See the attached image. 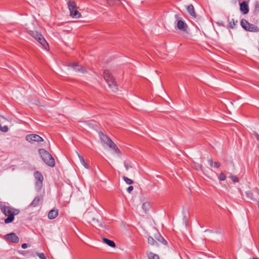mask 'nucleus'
Here are the masks:
<instances>
[{"label":"nucleus","instance_id":"obj_1","mask_svg":"<svg viewBox=\"0 0 259 259\" xmlns=\"http://www.w3.org/2000/svg\"><path fill=\"white\" fill-rule=\"evenodd\" d=\"M0 208L2 212L6 215L7 218L5 220L6 224L11 223L14 219V216L17 215L19 213L18 209L13 208L9 206H1Z\"/></svg>","mask_w":259,"mask_h":259},{"label":"nucleus","instance_id":"obj_2","mask_svg":"<svg viewBox=\"0 0 259 259\" xmlns=\"http://www.w3.org/2000/svg\"><path fill=\"white\" fill-rule=\"evenodd\" d=\"M99 135L103 145H106L110 148L112 149L115 153H120V150L116 145L107 136L102 133H100Z\"/></svg>","mask_w":259,"mask_h":259},{"label":"nucleus","instance_id":"obj_3","mask_svg":"<svg viewBox=\"0 0 259 259\" xmlns=\"http://www.w3.org/2000/svg\"><path fill=\"white\" fill-rule=\"evenodd\" d=\"M39 153L44 162L51 167H54L55 165V162L52 156L44 149H41L39 150Z\"/></svg>","mask_w":259,"mask_h":259},{"label":"nucleus","instance_id":"obj_4","mask_svg":"<svg viewBox=\"0 0 259 259\" xmlns=\"http://www.w3.org/2000/svg\"><path fill=\"white\" fill-rule=\"evenodd\" d=\"M104 78L108 84L109 87L114 92L118 90L115 79L109 70H105L103 73Z\"/></svg>","mask_w":259,"mask_h":259},{"label":"nucleus","instance_id":"obj_5","mask_svg":"<svg viewBox=\"0 0 259 259\" xmlns=\"http://www.w3.org/2000/svg\"><path fill=\"white\" fill-rule=\"evenodd\" d=\"M29 34L35 38L46 50H47L48 45L43 36L37 31H29Z\"/></svg>","mask_w":259,"mask_h":259},{"label":"nucleus","instance_id":"obj_6","mask_svg":"<svg viewBox=\"0 0 259 259\" xmlns=\"http://www.w3.org/2000/svg\"><path fill=\"white\" fill-rule=\"evenodd\" d=\"M241 26L246 31L253 32H257L259 29L256 25L249 23L245 19H242L241 21Z\"/></svg>","mask_w":259,"mask_h":259},{"label":"nucleus","instance_id":"obj_7","mask_svg":"<svg viewBox=\"0 0 259 259\" xmlns=\"http://www.w3.org/2000/svg\"><path fill=\"white\" fill-rule=\"evenodd\" d=\"M175 18L177 22L176 28L181 31H186L187 29L188 25L184 21L182 20L180 15L176 14Z\"/></svg>","mask_w":259,"mask_h":259},{"label":"nucleus","instance_id":"obj_8","mask_svg":"<svg viewBox=\"0 0 259 259\" xmlns=\"http://www.w3.org/2000/svg\"><path fill=\"white\" fill-rule=\"evenodd\" d=\"M34 177L35 180L36 187L38 189H40L42 185L44 177L42 174L38 171H36L34 172Z\"/></svg>","mask_w":259,"mask_h":259},{"label":"nucleus","instance_id":"obj_9","mask_svg":"<svg viewBox=\"0 0 259 259\" xmlns=\"http://www.w3.org/2000/svg\"><path fill=\"white\" fill-rule=\"evenodd\" d=\"M26 140L30 143L34 142H39L43 141V139L38 135L30 134L26 136Z\"/></svg>","mask_w":259,"mask_h":259},{"label":"nucleus","instance_id":"obj_10","mask_svg":"<svg viewBox=\"0 0 259 259\" xmlns=\"http://www.w3.org/2000/svg\"><path fill=\"white\" fill-rule=\"evenodd\" d=\"M5 238L13 243H18L19 240L18 237L14 233L6 235Z\"/></svg>","mask_w":259,"mask_h":259},{"label":"nucleus","instance_id":"obj_11","mask_svg":"<svg viewBox=\"0 0 259 259\" xmlns=\"http://www.w3.org/2000/svg\"><path fill=\"white\" fill-rule=\"evenodd\" d=\"M240 11L243 14H246L249 12V7L248 3L246 2H243L240 4Z\"/></svg>","mask_w":259,"mask_h":259},{"label":"nucleus","instance_id":"obj_12","mask_svg":"<svg viewBox=\"0 0 259 259\" xmlns=\"http://www.w3.org/2000/svg\"><path fill=\"white\" fill-rule=\"evenodd\" d=\"M42 199V196L41 195L35 197L32 202L30 203V206L33 207L37 206Z\"/></svg>","mask_w":259,"mask_h":259},{"label":"nucleus","instance_id":"obj_13","mask_svg":"<svg viewBox=\"0 0 259 259\" xmlns=\"http://www.w3.org/2000/svg\"><path fill=\"white\" fill-rule=\"evenodd\" d=\"M58 215V210L56 209H52L50 210L48 213V218L50 220H53L56 218Z\"/></svg>","mask_w":259,"mask_h":259},{"label":"nucleus","instance_id":"obj_14","mask_svg":"<svg viewBox=\"0 0 259 259\" xmlns=\"http://www.w3.org/2000/svg\"><path fill=\"white\" fill-rule=\"evenodd\" d=\"M67 4L69 10L70 11V14H71V12H72L74 9L77 8V7L76 4L74 1H69L67 3Z\"/></svg>","mask_w":259,"mask_h":259},{"label":"nucleus","instance_id":"obj_15","mask_svg":"<svg viewBox=\"0 0 259 259\" xmlns=\"http://www.w3.org/2000/svg\"><path fill=\"white\" fill-rule=\"evenodd\" d=\"M187 11L191 16L195 18L196 17V14L195 13L194 7L192 5H190L187 7Z\"/></svg>","mask_w":259,"mask_h":259},{"label":"nucleus","instance_id":"obj_16","mask_svg":"<svg viewBox=\"0 0 259 259\" xmlns=\"http://www.w3.org/2000/svg\"><path fill=\"white\" fill-rule=\"evenodd\" d=\"M70 16L73 18H79L81 17V13L77 10V8L71 12Z\"/></svg>","mask_w":259,"mask_h":259},{"label":"nucleus","instance_id":"obj_17","mask_svg":"<svg viewBox=\"0 0 259 259\" xmlns=\"http://www.w3.org/2000/svg\"><path fill=\"white\" fill-rule=\"evenodd\" d=\"M208 163L210 166L214 168H219L221 165V164L219 162H214L212 159H209L208 160Z\"/></svg>","mask_w":259,"mask_h":259},{"label":"nucleus","instance_id":"obj_18","mask_svg":"<svg viewBox=\"0 0 259 259\" xmlns=\"http://www.w3.org/2000/svg\"><path fill=\"white\" fill-rule=\"evenodd\" d=\"M103 240L104 243H105L110 247H115L116 246L115 243L111 240L104 238L103 239Z\"/></svg>","mask_w":259,"mask_h":259},{"label":"nucleus","instance_id":"obj_19","mask_svg":"<svg viewBox=\"0 0 259 259\" xmlns=\"http://www.w3.org/2000/svg\"><path fill=\"white\" fill-rule=\"evenodd\" d=\"M147 255L149 259H159V256L152 252H147Z\"/></svg>","mask_w":259,"mask_h":259},{"label":"nucleus","instance_id":"obj_20","mask_svg":"<svg viewBox=\"0 0 259 259\" xmlns=\"http://www.w3.org/2000/svg\"><path fill=\"white\" fill-rule=\"evenodd\" d=\"M157 241L163 244L166 245L167 244L166 241L160 235L158 234L157 236H155Z\"/></svg>","mask_w":259,"mask_h":259},{"label":"nucleus","instance_id":"obj_21","mask_svg":"<svg viewBox=\"0 0 259 259\" xmlns=\"http://www.w3.org/2000/svg\"><path fill=\"white\" fill-rule=\"evenodd\" d=\"M148 242L151 245L158 246V243H157L156 241H155L154 238L151 236L148 237Z\"/></svg>","mask_w":259,"mask_h":259},{"label":"nucleus","instance_id":"obj_22","mask_svg":"<svg viewBox=\"0 0 259 259\" xmlns=\"http://www.w3.org/2000/svg\"><path fill=\"white\" fill-rule=\"evenodd\" d=\"M150 207V203L149 202H145L142 205V209L146 213Z\"/></svg>","mask_w":259,"mask_h":259},{"label":"nucleus","instance_id":"obj_23","mask_svg":"<svg viewBox=\"0 0 259 259\" xmlns=\"http://www.w3.org/2000/svg\"><path fill=\"white\" fill-rule=\"evenodd\" d=\"M71 66L74 69V70H75V71H81L83 72L84 71V70H85V69L84 68H83L82 67L80 69L77 68V63H72L71 65Z\"/></svg>","mask_w":259,"mask_h":259},{"label":"nucleus","instance_id":"obj_24","mask_svg":"<svg viewBox=\"0 0 259 259\" xmlns=\"http://www.w3.org/2000/svg\"><path fill=\"white\" fill-rule=\"evenodd\" d=\"M78 154V157L79 158V160H80V161L81 162V163L85 167V168H88V164L86 163V162H85V160L84 159V158H83V157L81 155H80L78 153L77 154Z\"/></svg>","mask_w":259,"mask_h":259},{"label":"nucleus","instance_id":"obj_25","mask_svg":"<svg viewBox=\"0 0 259 259\" xmlns=\"http://www.w3.org/2000/svg\"><path fill=\"white\" fill-rule=\"evenodd\" d=\"M237 21H235L233 19L229 20V26L230 28L233 29L236 25Z\"/></svg>","mask_w":259,"mask_h":259},{"label":"nucleus","instance_id":"obj_26","mask_svg":"<svg viewBox=\"0 0 259 259\" xmlns=\"http://www.w3.org/2000/svg\"><path fill=\"white\" fill-rule=\"evenodd\" d=\"M123 179L126 182L127 184L131 185L133 184L134 182L130 179L127 178L126 177L123 176Z\"/></svg>","mask_w":259,"mask_h":259},{"label":"nucleus","instance_id":"obj_27","mask_svg":"<svg viewBox=\"0 0 259 259\" xmlns=\"http://www.w3.org/2000/svg\"><path fill=\"white\" fill-rule=\"evenodd\" d=\"M219 179L220 181H225L226 179V175L224 173L221 172L219 175Z\"/></svg>","mask_w":259,"mask_h":259},{"label":"nucleus","instance_id":"obj_28","mask_svg":"<svg viewBox=\"0 0 259 259\" xmlns=\"http://www.w3.org/2000/svg\"><path fill=\"white\" fill-rule=\"evenodd\" d=\"M93 222L95 225L100 227L102 226V224L99 222L98 219H93Z\"/></svg>","mask_w":259,"mask_h":259},{"label":"nucleus","instance_id":"obj_29","mask_svg":"<svg viewBox=\"0 0 259 259\" xmlns=\"http://www.w3.org/2000/svg\"><path fill=\"white\" fill-rule=\"evenodd\" d=\"M230 178L234 182H238L239 181L238 177L235 176L230 175Z\"/></svg>","mask_w":259,"mask_h":259},{"label":"nucleus","instance_id":"obj_30","mask_svg":"<svg viewBox=\"0 0 259 259\" xmlns=\"http://www.w3.org/2000/svg\"><path fill=\"white\" fill-rule=\"evenodd\" d=\"M37 255L40 259H46L44 253H37Z\"/></svg>","mask_w":259,"mask_h":259},{"label":"nucleus","instance_id":"obj_31","mask_svg":"<svg viewBox=\"0 0 259 259\" xmlns=\"http://www.w3.org/2000/svg\"><path fill=\"white\" fill-rule=\"evenodd\" d=\"M124 165L126 170H128L131 167L130 164L126 161L124 162Z\"/></svg>","mask_w":259,"mask_h":259},{"label":"nucleus","instance_id":"obj_32","mask_svg":"<svg viewBox=\"0 0 259 259\" xmlns=\"http://www.w3.org/2000/svg\"><path fill=\"white\" fill-rule=\"evenodd\" d=\"M133 189L134 187L131 186L127 188V191L130 193L133 190Z\"/></svg>","mask_w":259,"mask_h":259},{"label":"nucleus","instance_id":"obj_33","mask_svg":"<svg viewBox=\"0 0 259 259\" xmlns=\"http://www.w3.org/2000/svg\"><path fill=\"white\" fill-rule=\"evenodd\" d=\"M253 136L258 141H259V135L257 133H254L253 134Z\"/></svg>","mask_w":259,"mask_h":259},{"label":"nucleus","instance_id":"obj_34","mask_svg":"<svg viewBox=\"0 0 259 259\" xmlns=\"http://www.w3.org/2000/svg\"><path fill=\"white\" fill-rule=\"evenodd\" d=\"M27 246H28V245H27V244H26V243H23V244H22V245H21V247H22L23 249H25V248H26L27 247Z\"/></svg>","mask_w":259,"mask_h":259},{"label":"nucleus","instance_id":"obj_35","mask_svg":"<svg viewBox=\"0 0 259 259\" xmlns=\"http://www.w3.org/2000/svg\"><path fill=\"white\" fill-rule=\"evenodd\" d=\"M217 24L220 25V26H221V25H223V22H217Z\"/></svg>","mask_w":259,"mask_h":259},{"label":"nucleus","instance_id":"obj_36","mask_svg":"<svg viewBox=\"0 0 259 259\" xmlns=\"http://www.w3.org/2000/svg\"><path fill=\"white\" fill-rule=\"evenodd\" d=\"M251 259H259V258H257V257H255V258H251Z\"/></svg>","mask_w":259,"mask_h":259}]
</instances>
